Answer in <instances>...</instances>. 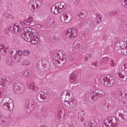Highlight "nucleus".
<instances>
[{"label":"nucleus","instance_id":"40","mask_svg":"<svg viewBox=\"0 0 127 127\" xmlns=\"http://www.w3.org/2000/svg\"><path fill=\"white\" fill-rule=\"evenodd\" d=\"M91 57V55L90 54H87L85 56V60H87L88 59H89Z\"/></svg>","mask_w":127,"mask_h":127},{"label":"nucleus","instance_id":"5","mask_svg":"<svg viewBox=\"0 0 127 127\" xmlns=\"http://www.w3.org/2000/svg\"><path fill=\"white\" fill-rule=\"evenodd\" d=\"M100 81L102 84L107 87L112 86L114 85L115 82L114 77L109 75L101 76L100 79Z\"/></svg>","mask_w":127,"mask_h":127},{"label":"nucleus","instance_id":"42","mask_svg":"<svg viewBox=\"0 0 127 127\" xmlns=\"http://www.w3.org/2000/svg\"><path fill=\"white\" fill-rule=\"evenodd\" d=\"M35 27L37 29H40L42 28V26L40 25L37 24L35 25Z\"/></svg>","mask_w":127,"mask_h":127},{"label":"nucleus","instance_id":"29","mask_svg":"<svg viewBox=\"0 0 127 127\" xmlns=\"http://www.w3.org/2000/svg\"><path fill=\"white\" fill-rule=\"evenodd\" d=\"M23 55L24 56H29L31 53L30 50H23Z\"/></svg>","mask_w":127,"mask_h":127},{"label":"nucleus","instance_id":"19","mask_svg":"<svg viewBox=\"0 0 127 127\" xmlns=\"http://www.w3.org/2000/svg\"><path fill=\"white\" fill-rule=\"evenodd\" d=\"M87 15V12L86 11H84L82 12H80L78 14V16L81 19H83Z\"/></svg>","mask_w":127,"mask_h":127},{"label":"nucleus","instance_id":"7","mask_svg":"<svg viewBox=\"0 0 127 127\" xmlns=\"http://www.w3.org/2000/svg\"><path fill=\"white\" fill-rule=\"evenodd\" d=\"M1 105L4 108L7 110L12 109L13 106L12 100L8 97L3 98L1 101Z\"/></svg>","mask_w":127,"mask_h":127},{"label":"nucleus","instance_id":"12","mask_svg":"<svg viewBox=\"0 0 127 127\" xmlns=\"http://www.w3.org/2000/svg\"><path fill=\"white\" fill-rule=\"evenodd\" d=\"M117 73L121 80L124 82L127 80V76L124 72L121 70H119Z\"/></svg>","mask_w":127,"mask_h":127},{"label":"nucleus","instance_id":"15","mask_svg":"<svg viewBox=\"0 0 127 127\" xmlns=\"http://www.w3.org/2000/svg\"><path fill=\"white\" fill-rule=\"evenodd\" d=\"M40 97V99L42 100H41V101H44L47 99V93L44 92H40L38 95L37 97Z\"/></svg>","mask_w":127,"mask_h":127},{"label":"nucleus","instance_id":"4","mask_svg":"<svg viewBox=\"0 0 127 127\" xmlns=\"http://www.w3.org/2000/svg\"><path fill=\"white\" fill-rule=\"evenodd\" d=\"M66 61L65 56L64 52L58 51L54 54L53 63L55 66L57 67H61L64 65Z\"/></svg>","mask_w":127,"mask_h":127},{"label":"nucleus","instance_id":"44","mask_svg":"<svg viewBox=\"0 0 127 127\" xmlns=\"http://www.w3.org/2000/svg\"><path fill=\"white\" fill-rule=\"evenodd\" d=\"M30 25L31 26H33L35 24V22L34 21H32L31 23H30Z\"/></svg>","mask_w":127,"mask_h":127},{"label":"nucleus","instance_id":"17","mask_svg":"<svg viewBox=\"0 0 127 127\" xmlns=\"http://www.w3.org/2000/svg\"><path fill=\"white\" fill-rule=\"evenodd\" d=\"M32 21V18L31 17H29L28 19H25L23 21L24 26H29L30 25L31 22Z\"/></svg>","mask_w":127,"mask_h":127},{"label":"nucleus","instance_id":"10","mask_svg":"<svg viewBox=\"0 0 127 127\" xmlns=\"http://www.w3.org/2000/svg\"><path fill=\"white\" fill-rule=\"evenodd\" d=\"M41 5V3L40 1L34 0L30 2L29 7L32 11H34L35 9L39 7Z\"/></svg>","mask_w":127,"mask_h":127},{"label":"nucleus","instance_id":"45","mask_svg":"<svg viewBox=\"0 0 127 127\" xmlns=\"http://www.w3.org/2000/svg\"><path fill=\"white\" fill-rule=\"evenodd\" d=\"M5 16L6 17H10V15L7 13H5L4 14Z\"/></svg>","mask_w":127,"mask_h":127},{"label":"nucleus","instance_id":"14","mask_svg":"<svg viewBox=\"0 0 127 127\" xmlns=\"http://www.w3.org/2000/svg\"><path fill=\"white\" fill-rule=\"evenodd\" d=\"M60 11L61 12L65 8L66 6L65 3L63 2H61L56 3Z\"/></svg>","mask_w":127,"mask_h":127},{"label":"nucleus","instance_id":"34","mask_svg":"<svg viewBox=\"0 0 127 127\" xmlns=\"http://www.w3.org/2000/svg\"><path fill=\"white\" fill-rule=\"evenodd\" d=\"M109 106L111 107V108H113L115 105V102L114 100H112L111 102L109 103Z\"/></svg>","mask_w":127,"mask_h":127},{"label":"nucleus","instance_id":"37","mask_svg":"<svg viewBox=\"0 0 127 127\" xmlns=\"http://www.w3.org/2000/svg\"><path fill=\"white\" fill-rule=\"evenodd\" d=\"M122 111V112L121 113L122 115L124 116V117H126L127 118V113L126 111H125L123 110H121Z\"/></svg>","mask_w":127,"mask_h":127},{"label":"nucleus","instance_id":"46","mask_svg":"<svg viewBox=\"0 0 127 127\" xmlns=\"http://www.w3.org/2000/svg\"><path fill=\"white\" fill-rule=\"evenodd\" d=\"M56 127H62L60 124H58L56 126Z\"/></svg>","mask_w":127,"mask_h":127},{"label":"nucleus","instance_id":"3","mask_svg":"<svg viewBox=\"0 0 127 127\" xmlns=\"http://www.w3.org/2000/svg\"><path fill=\"white\" fill-rule=\"evenodd\" d=\"M114 50L119 54L127 55V37L120 40L115 45Z\"/></svg>","mask_w":127,"mask_h":127},{"label":"nucleus","instance_id":"6","mask_svg":"<svg viewBox=\"0 0 127 127\" xmlns=\"http://www.w3.org/2000/svg\"><path fill=\"white\" fill-rule=\"evenodd\" d=\"M118 125V121L114 117L107 118L105 119L103 122V127H117Z\"/></svg>","mask_w":127,"mask_h":127},{"label":"nucleus","instance_id":"30","mask_svg":"<svg viewBox=\"0 0 127 127\" xmlns=\"http://www.w3.org/2000/svg\"><path fill=\"white\" fill-rule=\"evenodd\" d=\"M99 23L96 20V19H94L91 22L90 25L91 27H94Z\"/></svg>","mask_w":127,"mask_h":127},{"label":"nucleus","instance_id":"22","mask_svg":"<svg viewBox=\"0 0 127 127\" xmlns=\"http://www.w3.org/2000/svg\"><path fill=\"white\" fill-rule=\"evenodd\" d=\"M27 87L28 89L36 91L37 89L36 87L34 86L33 84L31 83H29L27 84Z\"/></svg>","mask_w":127,"mask_h":127},{"label":"nucleus","instance_id":"47","mask_svg":"<svg viewBox=\"0 0 127 127\" xmlns=\"http://www.w3.org/2000/svg\"><path fill=\"white\" fill-rule=\"evenodd\" d=\"M114 65V63H111V65L112 66H113Z\"/></svg>","mask_w":127,"mask_h":127},{"label":"nucleus","instance_id":"41","mask_svg":"<svg viewBox=\"0 0 127 127\" xmlns=\"http://www.w3.org/2000/svg\"><path fill=\"white\" fill-rule=\"evenodd\" d=\"M108 59V57L106 56L105 57L103 58L101 60V61L103 62H104L107 60Z\"/></svg>","mask_w":127,"mask_h":127},{"label":"nucleus","instance_id":"39","mask_svg":"<svg viewBox=\"0 0 127 127\" xmlns=\"http://www.w3.org/2000/svg\"><path fill=\"white\" fill-rule=\"evenodd\" d=\"M23 51H22V50H19L17 52L18 55L20 56H22L23 55Z\"/></svg>","mask_w":127,"mask_h":127},{"label":"nucleus","instance_id":"21","mask_svg":"<svg viewBox=\"0 0 127 127\" xmlns=\"http://www.w3.org/2000/svg\"><path fill=\"white\" fill-rule=\"evenodd\" d=\"M76 77L74 75L73 73L71 74L69 78L70 82L73 83L76 81Z\"/></svg>","mask_w":127,"mask_h":127},{"label":"nucleus","instance_id":"38","mask_svg":"<svg viewBox=\"0 0 127 127\" xmlns=\"http://www.w3.org/2000/svg\"><path fill=\"white\" fill-rule=\"evenodd\" d=\"M0 121L4 123L5 121L2 115L0 113Z\"/></svg>","mask_w":127,"mask_h":127},{"label":"nucleus","instance_id":"16","mask_svg":"<svg viewBox=\"0 0 127 127\" xmlns=\"http://www.w3.org/2000/svg\"><path fill=\"white\" fill-rule=\"evenodd\" d=\"M51 11L52 13L55 14H58L61 12L56 3L52 6Z\"/></svg>","mask_w":127,"mask_h":127},{"label":"nucleus","instance_id":"48","mask_svg":"<svg viewBox=\"0 0 127 127\" xmlns=\"http://www.w3.org/2000/svg\"><path fill=\"white\" fill-rule=\"evenodd\" d=\"M109 14L110 15H112L113 13L112 12H111L109 13Z\"/></svg>","mask_w":127,"mask_h":127},{"label":"nucleus","instance_id":"11","mask_svg":"<svg viewBox=\"0 0 127 127\" xmlns=\"http://www.w3.org/2000/svg\"><path fill=\"white\" fill-rule=\"evenodd\" d=\"M70 13L67 12L63 13L60 16V19L61 21L63 23H67L70 21L69 19Z\"/></svg>","mask_w":127,"mask_h":127},{"label":"nucleus","instance_id":"8","mask_svg":"<svg viewBox=\"0 0 127 127\" xmlns=\"http://www.w3.org/2000/svg\"><path fill=\"white\" fill-rule=\"evenodd\" d=\"M91 95L93 99L94 100L99 97H101L104 96L106 95L105 91L101 89H96L92 91L91 93Z\"/></svg>","mask_w":127,"mask_h":127},{"label":"nucleus","instance_id":"27","mask_svg":"<svg viewBox=\"0 0 127 127\" xmlns=\"http://www.w3.org/2000/svg\"><path fill=\"white\" fill-rule=\"evenodd\" d=\"M21 65L24 66H29L30 64V62L27 60L21 62Z\"/></svg>","mask_w":127,"mask_h":127},{"label":"nucleus","instance_id":"25","mask_svg":"<svg viewBox=\"0 0 127 127\" xmlns=\"http://www.w3.org/2000/svg\"><path fill=\"white\" fill-rule=\"evenodd\" d=\"M126 103L125 101L122 100L120 101L119 102V104L121 108H123L126 107Z\"/></svg>","mask_w":127,"mask_h":127},{"label":"nucleus","instance_id":"24","mask_svg":"<svg viewBox=\"0 0 127 127\" xmlns=\"http://www.w3.org/2000/svg\"><path fill=\"white\" fill-rule=\"evenodd\" d=\"M84 127H94V124L91 123H89L87 121H85L83 124Z\"/></svg>","mask_w":127,"mask_h":127},{"label":"nucleus","instance_id":"9","mask_svg":"<svg viewBox=\"0 0 127 127\" xmlns=\"http://www.w3.org/2000/svg\"><path fill=\"white\" fill-rule=\"evenodd\" d=\"M65 35L68 39H73L77 35V31L74 28L69 29L65 32Z\"/></svg>","mask_w":127,"mask_h":127},{"label":"nucleus","instance_id":"35","mask_svg":"<svg viewBox=\"0 0 127 127\" xmlns=\"http://www.w3.org/2000/svg\"><path fill=\"white\" fill-rule=\"evenodd\" d=\"M23 24V21H22L18 23L16 25H17V26L19 28V29H20L21 27H22L23 26H24V24Z\"/></svg>","mask_w":127,"mask_h":127},{"label":"nucleus","instance_id":"23","mask_svg":"<svg viewBox=\"0 0 127 127\" xmlns=\"http://www.w3.org/2000/svg\"><path fill=\"white\" fill-rule=\"evenodd\" d=\"M9 52L10 54L13 56H15L17 53V51L14 48H12L9 49Z\"/></svg>","mask_w":127,"mask_h":127},{"label":"nucleus","instance_id":"28","mask_svg":"<svg viewBox=\"0 0 127 127\" xmlns=\"http://www.w3.org/2000/svg\"><path fill=\"white\" fill-rule=\"evenodd\" d=\"M96 18L95 19H96L97 21L99 22H100L101 21V16L99 13H97L96 15Z\"/></svg>","mask_w":127,"mask_h":127},{"label":"nucleus","instance_id":"49","mask_svg":"<svg viewBox=\"0 0 127 127\" xmlns=\"http://www.w3.org/2000/svg\"><path fill=\"white\" fill-rule=\"evenodd\" d=\"M1 92L0 91V98L1 97Z\"/></svg>","mask_w":127,"mask_h":127},{"label":"nucleus","instance_id":"18","mask_svg":"<svg viewBox=\"0 0 127 127\" xmlns=\"http://www.w3.org/2000/svg\"><path fill=\"white\" fill-rule=\"evenodd\" d=\"M7 83L6 77H4L1 79V81L0 82V85L1 86L5 87Z\"/></svg>","mask_w":127,"mask_h":127},{"label":"nucleus","instance_id":"1","mask_svg":"<svg viewBox=\"0 0 127 127\" xmlns=\"http://www.w3.org/2000/svg\"><path fill=\"white\" fill-rule=\"evenodd\" d=\"M20 34L26 41L32 44H37L40 42V39L38 36V33L34 29L31 27H25L21 30Z\"/></svg>","mask_w":127,"mask_h":127},{"label":"nucleus","instance_id":"31","mask_svg":"<svg viewBox=\"0 0 127 127\" xmlns=\"http://www.w3.org/2000/svg\"><path fill=\"white\" fill-rule=\"evenodd\" d=\"M121 68L123 70H124L126 71H127V62L124 64H122Z\"/></svg>","mask_w":127,"mask_h":127},{"label":"nucleus","instance_id":"33","mask_svg":"<svg viewBox=\"0 0 127 127\" xmlns=\"http://www.w3.org/2000/svg\"><path fill=\"white\" fill-rule=\"evenodd\" d=\"M81 45V43H75L74 44V47L76 49H78L80 47Z\"/></svg>","mask_w":127,"mask_h":127},{"label":"nucleus","instance_id":"43","mask_svg":"<svg viewBox=\"0 0 127 127\" xmlns=\"http://www.w3.org/2000/svg\"><path fill=\"white\" fill-rule=\"evenodd\" d=\"M80 0H75L73 2L74 4L75 5L77 4Z\"/></svg>","mask_w":127,"mask_h":127},{"label":"nucleus","instance_id":"13","mask_svg":"<svg viewBox=\"0 0 127 127\" xmlns=\"http://www.w3.org/2000/svg\"><path fill=\"white\" fill-rule=\"evenodd\" d=\"M8 49L7 46L0 44V54L3 55L6 54Z\"/></svg>","mask_w":127,"mask_h":127},{"label":"nucleus","instance_id":"20","mask_svg":"<svg viewBox=\"0 0 127 127\" xmlns=\"http://www.w3.org/2000/svg\"><path fill=\"white\" fill-rule=\"evenodd\" d=\"M17 25H11L10 27V28L11 30H13V31L14 32H18L19 29V28L17 26Z\"/></svg>","mask_w":127,"mask_h":127},{"label":"nucleus","instance_id":"2","mask_svg":"<svg viewBox=\"0 0 127 127\" xmlns=\"http://www.w3.org/2000/svg\"><path fill=\"white\" fill-rule=\"evenodd\" d=\"M61 99L62 102H64L65 106L69 108H73L76 105L77 101L70 91L63 92L61 95Z\"/></svg>","mask_w":127,"mask_h":127},{"label":"nucleus","instance_id":"50","mask_svg":"<svg viewBox=\"0 0 127 127\" xmlns=\"http://www.w3.org/2000/svg\"><path fill=\"white\" fill-rule=\"evenodd\" d=\"M111 63H114L113 62V60H111Z\"/></svg>","mask_w":127,"mask_h":127},{"label":"nucleus","instance_id":"32","mask_svg":"<svg viewBox=\"0 0 127 127\" xmlns=\"http://www.w3.org/2000/svg\"><path fill=\"white\" fill-rule=\"evenodd\" d=\"M121 2L122 4L124 5L125 7L127 9V0H122Z\"/></svg>","mask_w":127,"mask_h":127},{"label":"nucleus","instance_id":"36","mask_svg":"<svg viewBox=\"0 0 127 127\" xmlns=\"http://www.w3.org/2000/svg\"><path fill=\"white\" fill-rule=\"evenodd\" d=\"M24 76L26 77H28L30 76V73L29 70H26L24 73Z\"/></svg>","mask_w":127,"mask_h":127},{"label":"nucleus","instance_id":"26","mask_svg":"<svg viewBox=\"0 0 127 127\" xmlns=\"http://www.w3.org/2000/svg\"><path fill=\"white\" fill-rule=\"evenodd\" d=\"M12 62V59L10 56H8L6 59V63L8 65H10Z\"/></svg>","mask_w":127,"mask_h":127}]
</instances>
